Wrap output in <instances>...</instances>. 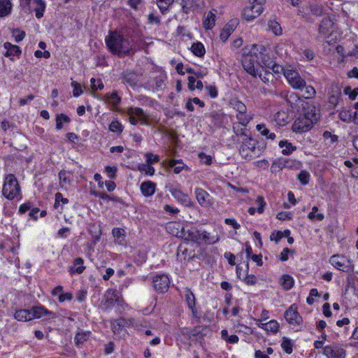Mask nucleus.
<instances>
[{
  "label": "nucleus",
  "instance_id": "f257e3e1",
  "mask_svg": "<svg viewBox=\"0 0 358 358\" xmlns=\"http://www.w3.org/2000/svg\"><path fill=\"white\" fill-rule=\"evenodd\" d=\"M261 50L257 45H253L248 53L242 58L243 69L253 77L257 76L264 83L268 84L274 79V75L267 71L260 59Z\"/></svg>",
  "mask_w": 358,
  "mask_h": 358
},
{
  "label": "nucleus",
  "instance_id": "f03ea898",
  "mask_svg": "<svg viewBox=\"0 0 358 358\" xmlns=\"http://www.w3.org/2000/svg\"><path fill=\"white\" fill-rule=\"evenodd\" d=\"M234 131L240 138V146L238 148L239 154L241 157L245 160H251L259 157L264 151V148L258 145V142L247 134L246 129H240L236 131V127H234Z\"/></svg>",
  "mask_w": 358,
  "mask_h": 358
},
{
  "label": "nucleus",
  "instance_id": "7ed1b4c3",
  "mask_svg": "<svg viewBox=\"0 0 358 358\" xmlns=\"http://www.w3.org/2000/svg\"><path fill=\"white\" fill-rule=\"evenodd\" d=\"M109 49L116 54H129L133 51L135 45L134 40L129 36L124 37L116 31L110 33L106 39Z\"/></svg>",
  "mask_w": 358,
  "mask_h": 358
},
{
  "label": "nucleus",
  "instance_id": "20e7f679",
  "mask_svg": "<svg viewBox=\"0 0 358 358\" xmlns=\"http://www.w3.org/2000/svg\"><path fill=\"white\" fill-rule=\"evenodd\" d=\"M113 306H115L117 312L120 313L124 310L127 304L117 289L110 288L106 292L100 303V308L103 310H107Z\"/></svg>",
  "mask_w": 358,
  "mask_h": 358
},
{
  "label": "nucleus",
  "instance_id": "39448f33",
  "mask_svg": "<svg viewBox=\"0 0 358 358\" xmlns=\"http://www.w3.org/2000/svg\"><path fill=\"white\" fill-rule=\"evenodd\" d=\"M2 194L8 200H13L21 195L20 185L13 174H9L5 178Z\"/></svg>",
  "mask_w": 358,
  "mask_h": 358
},
{
  "label": "nucleus",
  "instance_id": "423d86ee",
  "mask_svg": "<svg viewBox=\"0 0 358 358\" xmlns=\"http://www.w3.org/2000/svg\"><path fill=\"white\" fill-rule=\"evenodd\" d=\"M166 188L172 196L179 203L187 207L193 206V202L189 197L188 194L182 192L180 184L177 182L170 183L166 185Z\"/></svg>",
  "mask_w": 358,
  "mask_h": 358
},
{
  "label": "nucleus",
  "instance_id": "0eeeda50",
  "mask_svg": "<svg viewBox=\"0 0 358 358\" xmlns=\"http://www.w3.org/2000/svg\"><path fill=\"white\" fill-rule=\"evenodd\" d=\"M284 76L292 88L302 90L305 87L306 81L296 70L287 67L284 71Z\"/></svg>",
  "mask_w": 358,
  "mask_h": 358
},
{
  "label": "nucleus",
  "instance_id": "6e6552de",
  "mask_svg": "<svg viewBox=\"0 0 358 358\" xmlns=\"http://www.w3.org/2000/svg\"><path fill=\"white\" fill-rule=\"evenodd\" d=\"M332 266L343 272H353L354 265L352 261L345 256L333 255L330 259Z\"/></svg>",
  "mask_w": 358,
  "mask_h": 358
},
{
  "label": "nucleus",
  "instance_id": "1a4fd4ad",
  "mask_svg": "<svg viewBox=\"0 0 358 358\" xmlns=\"http://www.w3.org/2000/svg\"><path fill=\"white\" fill-rule=\"evenodd\" d=\"M194 195L199 204L204 208H208L213 205L214 201L208 192L201 187H196Z\"/></svg>",
  "mask_w": 358,
  "mask_h": 358
},
{
  "label": "nucleus",
  "instance_id": "9d476101",
  "mask_svg": "<svg viewBox=\"0 0 358 358\" xmlns=\"http://www.w3.org/2000/svg\"><path fill=\"white\" fill-rule=\"evenodd\" d=\"M170 279L167 275L158 274L153 278L152 283L155 289L161 293L166 292L170 285Z\"/></svg>",
  "mask_w": 358,
  "mask_h": 358
},
{
  "label": "nucleus",
  "instance_id": "9b49d317",
  "mask_svg": "<svg viewBox=\"0 0 358 358\" xmlns=\"http://www.w3.org/2000/svg\"><path fill=\"white\" fill-rule=\"evenodd\" d=\"M127 113L128 115H134L140 124L146 126L150 125L149 114L146 113L141 108L129 107L127 110Z\"/></svg>",
  "mask_w": 358,
  "mask_h": 358
},
{
  "label": "nucleus",
  "instance_id": "f8f14e48",
  "mask_svg": "<svg viewBox=\"0 0 358 358\" xmlns=\"http://www.w3.org/2000/svg\"><path fill=\"white\" fill-rule=\"evenodd\" d=\"M313 126V124L303 115L295 120L292 124V129L294 132L303 133L309 131Z\"/></svg>",
  "mask_w": 358,
  "mask_h": 358
},
{
  "label": "nucleus",
  "instance_id": "ddd939ff",
  "mask_svg": "<svg viewBox=\"0 0 358 358\" xmlns=\"http://www.w3.org/2000/svg\"><path fill=\"white\" fill-rule=\"evenodd\" d=\"M323 354L327 358H345V350L336 345H327L323 349Z\"/></svg>",
  "mask_w": 358,
  "mask_h": 358
},
{
  "label": "nucleus",
  "instance_id": "4468645a",
  "mask_svg": "<svg viewBox=\"0 0 358 358\" xmlns=\"http://www.w3.org/2000/svg\"><path fill=\"white\" fill-rule=\"evenodd\" d=\"M260 59L263 64H264L265 68L268 69H272L273 72L276 73H283L287 68H285L280 65L275 64L273 63V60L270 58V57L264 54L261 51Z\"/></svg>",
  "mask_w": 358,
  "mask_h": 358
},
{
  "label": "nucleus",
  "instance_id": "2eb2a0df",
  "mask_svg": "<svg viewBox=\"0 0 358 358\" xmlns=\"http://www.w3.org/2000/svg\"><path fill=\"white\" fill-rule=\"evenodd\" d=\"M303 115L313 125L316 124L320 119V109L314 105H307L304 108Z\"/></svg>",
  "mask_w": 358,
  "mask_h": 358
},
{
  "label": "nucleus",
  "instance_id": "dca6fc26",
  "mask_svg": "<svg viewBox=\"0 0 358 358\" xmlns=\"http://www.w3.org/2000/svg\"><path fill=\"white\" fill-rule=\"evenodd\" d=\"M285 318L286 321L293 325H299L302 322V317L296 311V308L294 305H292L285 312Z\"/></svg>",
  "mask_w": 358,
  "mask_h": 358
},
{
  "label": "nucleus",
  "instance_id": "f3484780",
  "mask_svg": "<svg viewBox=\"0 0 358 358\" xmlns=\"http://www.w3.org/2000/svg\"><path fill=\"white\" fill-rule=\"evenodd\" d=\"M31 320L34 318H41L48 316V318H55L57 314L54 312L48 310L42 306H34L30 309Z\"/></svg>",
  "mask_w": 358,
  "mask_h": 358
},
{
  "label": "nucleus",
  "instance_id": "a211bd4d",
  "mask_svg": "<svg viewBox=\"0 0 358 358\" xmlns=\"http://www.w3.org/2000/svg\"><path fill=\"white\" fill-rule=\"evenodd\" d=\"M264 8L258 6H249L243 10V18L250 22L259 17L263 12Z\"/></svg>",
  "mask_w": 358,
  "mask_h": 358
},
{
  "label": "nucleus",
  "instance_id": "6ab92c4d",
  "mask_svg": "<svg viewBox=\"0 0 358 358\" xmlns=\"http://www.w3.org/2000/svg\"><path fill=\"white\" fill-rule=\"evenodd\" d=\"M183 295L193 317L196 318L199 317V310L196 307L195 296L194 294L189 289H185Z\"/></svg>",
  "mask_w": 358,
  "mask_h": 358
},
{
  "label": "nucleus",
  "instance_id": "aec40b11",
  "mask_svg": "<svg viewBox=\"0 0 358 358\" xmlns=\"http://www.w3.org/2000/svg\"><path fill=\"white\" fill-rule=\"evenodd\" d=\"M200 231L201 230H198L194 227H185L184 233H182L181 238L199 243Z\"/></svg>",
  "mask_w": 358,
  "mask_h": 358
},
{
  "label": "nucleus",
  "instance_id": "412c9836",
  "mask_svg": "<svg viewBox=\"0 0 358 358\" xmlns=\"http://www.w3.org/2000/svg\"><path fill=\"white\" fill-rule=\"evenodd\" d=\"M185 227L176 222H170L166 226V231L171 235L178 238H181L182 233H184Z\"/></svg>",
  "mask_w": 358,
  "mask_h": 358
},
{
  "label": "nucleus",
  "instance_id": "4be33fe9",
  "mask_svg": "<svg viewBox=\"0 0 358 358\" xmlns=\"http://www.w3.org/2000/svg\"><path fill=\"white\" fill-rule=\"evenodd\" d=\"M140 189L144 196H150L156 191V184L150 180L143 182L140 186Z\"/></svg>",
  "mask_w": 358,
  "mask_h": 358
},
{
  "label": "nucleus",
  "instance_id": "5701e85b",
  "mask_svg": "<svg viewBox=\"0 0 358 358\" xmlns=\"http://www.w3.org/2000/svg\"><path fill=\"white\" fill-rule=\"evenodd\" d=\"M163 164H167L169 168H173L176 174L180 173L184 169H187V166L181 159H172L169 161H164Z\"/></svg>",
  "mask_w": 358,
  "mask_h": 358
},
{
  "label": "nucleus",
  "instance_id": "b1692460",
  "mask_svg": "<svg viewBox=\"0 0 358 358\" xmlns=\"http://www.w3.org/2000/svg\"><path fill=\"white\" fill-rule=\"evenodd\" d=\"M3 48L6 49V52L4 53L5 57H11V56H20L21 55V49L17 45H13L9 42H6L3 44Z\"/></svg>",
  "mask_w": 358,
  "mask_h": 358
},
{
  "label": "nucleus",
  "instance_id": "393cba45",
  "mask_svg": "<svg viewBox=\"0 0 358 358\" xmlns=\"http://www.w3.org/2000/svg\"><path fill=\"white\" fill-rule=\"evenodd\" d=\"M306 8H308V9H306L308 12V15L311 13L316 17H320L324 13V8L323 6L317 3L309 4L308 2Z\"/></svg>",
  "mask_w": 358,
  "mask_h": 358
},
{
  "label": "nucleus",
  "instance_id": "a878e982",
  "mask_svg": "<svg viewBox=\"0 0 358 358\" xmlns=\"http://www.w3.org/2000/svg\"><path fill=\"white\" fill-rule=\"evenodd\" d=\"M31 3L35 5L34 11L35 15L38 19H41L43 17L44 12L46 8V3L43 0H31Z\"/></svg>",
  "mask_w": 358,
  "mask_h": 358
},
{
  "label": "nucleus",
  "instance_id": "bb28decb",
  "mask_svg": "<svg viewBox=\"0 0 358 358\" xmlns=\"http://www.w3.org/2000/svg\"><path fill=\"white\" fill-rule=\"evenodd\" d=\"M219 241L217 234L211 235L209 232L205 230H201L199 242L202 241L206 244H214Z\"/></svg>",
  "mask_w": 358,
  "mask_h": 358
},
{
  "label": "nucleus",
  "instance_id": "cd10ccee",
  "mask_svg": "<svg viewBox=\"0 0 358 358\" xmlns=\"http://www.w3.org/2000/svg\"><path fill=\"white\" fill-rule=\"evenodd\" d=\"M259 327L270 333H277L279 329V324L275 320H272L266 323H260L258 324Z\"/></svg>",
  "mask_w": 358,
  "mask_h": 358
},
{
  "label": "nucleus",
  "instance_id": "c85d7f7f",
  "mask_svg": "<svg viewBox=\"0 0 358 358\" xmlns=\"http://www.w3.org/2000/svg\"><path fill=\"white\" fill-rule=\"evenodd\" d=\"M331 103H336L338 96L341 95V88L336 83H331L328 91Z\"/></svg>",
  "mask_w": 358,
  "mask_h": 358
},
{
  "label": "nucleus",
  "instance_id": "c756f323",
  "mask_svg": "<svg viewBox=\"0 0 358 358\" xmlns=\"http://www.w3.org/2000/svg\"><path fill=\"white\" fill-rule=\"evenodd\" d=\"M236 117L238 124L243 127V129H245L250 122L253 119V115L246 111L244 113H236Z\"/></svg>",
  "mask_w": 358,
  "mask_h": 358
},
{
  "label": "nucleus",
  "instance_id": "7c9ffc66",
  "mask_svg": "<svg viewBox=\"0 0 358 358\" xmlns=\"http://www.w3.org/2000/svg\"><path fill=\"white\" fill-rule=\"evenodd\" d=\"M334 25V22L329 17H324L319 27V32L321 34H327Z\"/></svg>",
  "mask_w": 358,
  "mask_h": 358
},
{
  "label": "nucleus",
  "instance_id": "2f4dec72",
  "mask_svg": "<svg viewBox=\"0 0 358 358\" xmlns=\"http://www.w3.org/2000/svg\"><path fill=\"white\" fill-rule=\"evenodd\" d=\"M293 6H299L301 7L298 10V15H301L303 17H308V12L306 9V6L307 4V1L306 0H289Z\"/></svg>",
  "mask_w": 358,
  "mask_h": 358
},
{
  "label": "nucleus",
  "instance_id": "473e14b6",
  "mask_svg": "<svg viewBox=\"0 0 358 358\" xmlns=\"http://www.w3.org/2000/svg\"><path fill=\"white\" fill-rule=\"evenodd\" d=\"M14 317L17 321L26 322L31 320V311L29 310L20 309L15 311Z\"/></svg>",
  "mask_w": 358,
  "mask_h": 358
},
{
  "label": "nucleus",
  "instance_id": "72a5a7b5",
  "mask_svg": "<svg viewBox=\"0 0 358 358\" xmlns=\"http://www.w3.org/2000/svg\"><path fill=\"white\" fill-rule=\"evenodd\" d=\"M174 1L180 6L182 12L187 15L191 12L194 6L193 0H174Z\"/></svg>",
  "mask_w": 358,
  "mask_h": 358
},
{
  "label": "nucleus",
  "instance_id": "f704fd0d",
  "mask_svg": "<svg viewBox=\"0 0 358 358\" xmlns=\"http://www.w3.org/2000/svg\"><path fill=\"white\" fill-rule=\"evenodd\" d=\"M173 2L174 0H156L157 6L163 15L166 14L169 11L170 7Z\"/></svg>",
  "mask_w": 358,
  "mask_h": 358
},
{
  "label": "nucleus",
  "instance_id": "c9c22d12",
  "mask_svg": "<svg viewBox=\"0 0 358 358\" xmlns=\"http://www.w3.org/2000/svg\"><path fill=\"white\" fill-rule=\"evenodd\" d=\"M256 129L261 135L266 136L267 138L274 140L276 137L274 133H271L266 124L264 123L258 124L256 126Z\"/></svg>",
  "mask_w": 358,
  "mask_h": 358
},
{
  "label": "nucleus",
  "instance_id": "e433bc0d",
  "mask_svg": "<svg viewBox=\"0 0 358 358\" xmlns=\"http://www.w3.org/2000/svg\"><path fill=\"white\" fill-rule=\"evenodd\" d=\"M112 234L115 242L118 243L119 244H123L126 236V232L123 229L114 228L112 231Z\"/></svg>",
  "mask_w": 358,
  "mask_h": 358
},
{
  "label": "nucleus",
  "instance_id": "4c0bfd02",
  "mask_svg": "<svg viewBox=\"0 0 358 358\" xmlns=\"http://www.w3.org/2000/svg\"><path fill=\"white\" fill-rule=\"evenodd\" d=\"M274 120L279 126H284L289 121V116L285 111H278L274 115Z\"/></svg>",
  "mask_w": 358,
  "mask_h": 358
},
{
  "label": "nucleus",
  "instance_id": "58836bf2",
  "mask_svg": "<svg viewBox=\"0 0 358 358\" xmlns=\"http://www.w3.org/2000/svg\"><path fill=\"white\" fill-rule=\"evenodd\" d=\"M268 27L269 30L276 36H280L282 33L281 26L275 19H270L268 22Z\"/></svg>",
  "mask_w": 358,
  "mask_h": 358
},
{
  "label": "nucleus",
  "instance_id": "ea45409f",
  "mask_svg": "<svg viewBox=\"0 0 358 358\" xmlns=\"http://www.w3.org/2000/svg\"><path fill=\"white\" fill-rule=\"evenodd\" d=\"M104 100L108 104L115 108L120 104L121 98L117 95L116 92H113L110 94H106L105 96Z\"/></svg>",
  "mask_w": 358,
  "mask_h": 358
},
{
  "label": "nucleus",
  "instance_id": "a19ab883",
  "mask_svg": "<svg viewBox=\"0 0 358 358\" xmlns=\"http://www.w3.org/2000/svg\"><path fill=\"white\" fill-rule=\"evenodd\" d=\"M279 147L282 148V153L285 155H290L296 150V147L287 141H280Z\"/></svg>",
  "mask_w": 358,
  "mask_h": 358
},
{
  "label": "nucleus",
  "instance_id": "79ce46f5",
  "mask_svg": "<svg viewBox=\"0 0 358 358\" xmlns=\"http://www.w3.org/2000/svg\"><path fill=\"white\" fill-rule=\"evenodd\" d=\"M215 14L212 11H209L203 22V27L206 29H210L215 26Z\"/></svg>",
  "mask_w": 358,
  "mask_h": 358
},
{
  "label": "nucleus",
  "instance_id": "37998d69",
  "mask_svg": "<svg viewBox=\"0 0 358 358\" xmlns=\"http://www.w3.org/2000/svg\"><path fill=\"white\" fill-rule=\"evenodd\" d=\"M11 8L10 0H0V17L8 15L10 13Z\"/></svg>",
  "mask_w": 358,
  "mask_h": 358
},
{
  "label": "nucleus",
  "instance_id": "c03bdc74",
  "mask_svg": "<svg viewBox=\"0 0 358 358\" xmlns=\"http://www.w3.org/2000/svg\"><path fill=\"white\" fill-rule=\"evenodd\" d=\"M280 282L283 289L288 290L294 286V279L289 275H283L280 279Z\"/></svg>",
  "mask_w": 358,
  "mask_h": 358
},
{
  "label": "nucleus",
  "instance_id": "a18cd8bd",
  "mask_svg": "<svg viewBox=\"0 0 358 358\" xmlns=\"http://www.w3.org/2000/svg\"><path fill=\"white\" fill-rule=\"evenodd\" d=\"M83 259L78 257L74 260L73 266L70 267L69 272L71 273H77L78 274L82 273L85 269V267L83 266Z\"/></svg>",
  "mask_w": 358,
  "mask_h": 358
},
{
  "label": "nucleus",
  "instance_id": "49530a36",
  "mask_svg": "<svg viewBox=\"0 0 358 358\" xmlns=\"http://www.w3.org/2000/svg\"><path fill=\"white\" fill-rule=\"evenodd\" d=\"M191 50L196 57H202L206 52L205 48L201 42L194 43L191 46Z\"/></svg>",
  "mask_w": 358,
  "mask_h": 358
},
{
  "label": "nucleus",
  "instance_id": "de8ad7c7",
  "mask_svg": "<svg viewBox=\"0 0 358 358\" xmlns=\"http://www.w3.org/2000/svg\"><path fill=\"white\" fill-rule=\"evenodd\" d=\"M220 334L222 339H223L227 343L234 344L237 343L239 341V338L236 335L233 334L229 336L227 329H222Z\"/></svg>",
  "mask_w": 358,
  "mask_h": 358
},
{
  "label": "nucleus",
  "instance_id": "09e8293b",
  "mask_svg": "<svg viewBox=\"0 0 358 358\" xmlns=\"http://www.w3.org/2000/svg\"><path fill=\"white\" fill-rule=\"evenodd\" d=\"M235 27L233 24H227L221 31L220 38L223 41L225 42L229 38L230 35L234 31Z\"/></svg>",
  "mask_w": 358,
  "mask_h": 358
},
{
  "label": "nucleus",
  "instance_id": "8fccbe9b",
  "mask_svg": "<svg viewBox=\"0 0 358 358\" xmlns=\"http://www.w3.org/2000/svg\"><path fill=\"white\" fill-rule=\"evenodd\" d=\"M230 104L231 107L237 112V113H244L247 111V107L245 103L239 100H231Z\"/></svg>",
  "mask_w": 358,
  "mask_h": 358
},
{
  "label": "nucleus",
  "instance_id": "3c124183",
  "mask_svg": "<svg viewBox=\"0 0 358 358\" xmlns=\"http://www.w3.org/2000/svg\"><path fill=\"white\" fill-rule=\"evenodd\" d=\"M71 120L66 115L61 113L57 115L56 117V129L59 130L63 127L64 123L70 122Z\"/></svg>",
  "mask_w": 358,
  "mask_h": 358
},
{
  "label": "nucleus",
  "instance_id": "603ef678",
  "mask_svg": "<svg viewBox=\"0 0 358 358\" xmlns=\"http://www.w3.org/2000/svg\"><path fill=\"white\" fill-rule=\"evenodd\" d=\"M281 348L287 354H291L293 350V344L292 341L284 337L281 343Z\"/></svg>",
  "mask_w": 358,
  "mask_h": 358
},
{
  "label": "nucleus",
  "instance_id": "864d4df0",
  "mask_svg": "<svg viewBox=\"0 0 358 358\" xmlns=\"http://www.w3.org/2000/svg\"><path fill=\"white\" fill-rule=\"evenodd\" d=\"M101 235V229L100 224H93L91 226V236L94 238V242L96 243Z\"/></svg>",
  "mask_w": 358,
  "mask_h": 358
},
{
  "label": "nucleus",
  "instance_id": "5fc2aeb1",
  "mask_svg": "<svg viewBox=\"0 0 358 358\" xmlns=\"http://www.w3.org/2000/svg\"><path fill=\"white\" fill-rule=\"evenodd\" d=\"M124 127L117 120H113L109 124V129L112 132L121 133L123 131Z\"/></svg>",
  "mask_w": 358,
  "mask_h": 358
},
{
  "label": "nucleus",
  "instance_id": "6e6d98bb",
  "mask_svg": "<svg viewBox=\"0 0 358 358\" xmlns=\"http://www.w3.org/2000/svg\"><path fill=\"white\" fill-rule=\"evenodd\" d=\"M318 208L317 206H313L312 208V211L308 214V219L313 220L316 219L318 221H322L324 216L322 213H317Z\"/></svg>",
  "mask_w": 358,
  "mask_h": 358
},
{
  "label": "nucleus",
  "instance_id": "4d7b16f0",
  "mask_svg": "<svg viewBox=\"0 0 358 358\" xmlns=\"http://www.w3.org/2000/svg\"><path fill=\"white\" fill-rule=\"evenodd\" d=\"M146 159V164L152 166V164L157 163L159 161V157L157 155H154L152 152H146L145 154Z\"/></svg>",
  "mask_w": 358,
  "mask_h": 358
},
{
  "label": "nucleus",
  "instance_id": "13d9d810",
  "mask_svg": "<svg viewBox=\"0 0 358 358\" xmlns=\"http://www.w3.org/2000/svg\"><path fill=\"white\" fill-rule=\"evenodd\" d=\"M70 173L65 171H61L59 173V183L62 186L69 184L70 182Z\"/></svg>",
  "mask_w": 358,
  "mask_h": 358
},
{
  "label": "nucleus",
  "instance_id": "bf43d9fd",
  "mask_svg": "<svg viewBox=\"0 0 358 358\" xmlns=\"http://www.w3.org/2000/svg\"><path fill=\"white\" fill-rule=\"evenodd\" d=\"M303 89H304L303 96L306 99H311L315 96L316 91L313 86L306 85V83L305 87Z\"/></svg>",
  "mask_w": 358,
  "mask_h": 358
},
{
  "label": "nucleus",
  "instance_id": "052dcab7",
  "mask_svg": "<svg viewBox=\"0 0 358 358\" xmlns=\"http://www.w3.org/2000/svg\"><path fill=\"white\" fill-rule=\"evenodd\" d=\"M138 100L141 101L143 105L150 107H154L155 104L157 103L155 100L143 95L138 96Z\"/></svg>",
  "mask_w": 358,
  "mask_h": 358
},
{
  "label": "nucleus",
  "instance_id": "680f3d73",
  "mask_svg": "<svg viewBox=\"0 0 358 358\" xmlns=\"http://www.w3.org/2000/svg\"><path fill=\"white\" fill-rule=\"evenodd\" d=\"M117 168L116 166H106L104 168V172L107 174L108 177L110 179H114L117 176Z\"/></svg>",
  "mask_w": 358,
  "mask_h": 358
},
{
  "label": "nucleus",
  "instance_id": "e2e57ef3",
  "mask_svg": "<svg viewBox=\"0 0 358 358\" xmlns=\"http://www.w3.org/2000/svg\"><path fill=\"white\" fill-rule=\"evenodd\" d=\"M344 93L349 96L350 99L355 100L358 95V87L352 90L350 87H346L344 89Z\"/></svg>",
  "mask_w": 358,
  "mask_h": 358
},
{
  "label": "nucleus",
  "instance_id": "0e129e2a",
  "mask_svg": "<svg viewBox=\"0 0 358 358\" xmlns=\"http://www.w3.org/2000/svg\"><path fill=\"white\" fill-rule=\"evenodd\" d=\"M310 176L308 172L306 171H301L298 175V179L302 185H305L308 183Z\"/></svg>",
  "mask_w": 358,
  "mask_h": 358
},
{
  "label": "nucleus",
  "instance_id": "69168bd1",
  "mask_svg": "<svg viewBox=\"0 0 358 358\" xmlns=\"http://www.w3.org/2000/svg\"><path fill=\"white\" fill-rule=\"evenodd\" d=\"M13 36L15 38V41L17 43L22 41L25 37V32L19 29H13Z\"/></svg>",
  "mask_w": 358,
  "mask_h": 358
},
{
  "label": "nucleus",
  "instance_id": "338daca9",
  "mask_svg": "<svg viewBox=\"0 0 358 358\" xmlns=\"http://www.w3.org/2000/svg\"><path fill=\"white\" fill-rule=\"evenodd\" d=\"M323 138L326 141H328L329 144H333L338 141V136L336 135L332 134L329 131H324Z\"/></svg>",
  "mask_w": 358,
  "mask_h": 358
},
{
  "label": "nucleus",
  "instance_id": "774afa93",
  "mask_svg": "<svg viewBox=\"0 0 358 358\" xmlns=\"http://www.w3.org/2000/svg\"><path fill=\"white\" fill-rule=\"evenodd\" d=\"M139 170L141 172H144L146 175H148V176H153L155 172V169H154V167H152V166L148 165L146 164H141L139 166Z\"/></svg>",
  "mask_w": 358,
  "mask_h": 358
}]
</instances>
